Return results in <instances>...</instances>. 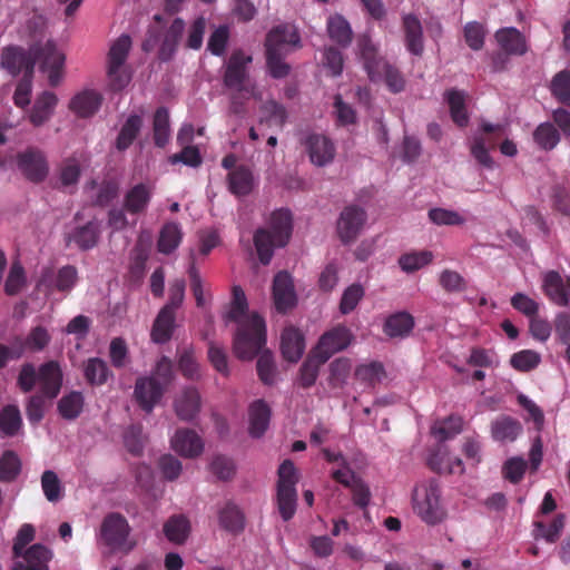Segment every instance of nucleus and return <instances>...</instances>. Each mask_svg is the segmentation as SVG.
I'll return each instance as SVG.
<instances>
[{"label":"nucleus","instance_id":"nucleus-1","mask_svg":"<svg viewBox=\"0 0 570 570\" xmlns=\"http://www.w3.org/2000/svg\"><path fill=\"white\" fill-rule=\"evenodd\" d=\"M248 304L243 288L233 286V298L227 318L237 323V331L233 341L236 357L249 361L266 344L265 320L257 313L248 314Z\"/></svg>","mask_w":570,"mask_h":570},{"label":"nucleus","instance_id":"nucleus-2","mask_svg":"<svg viewBox=\"0 0 570 570\" xmlns=\"http://www.w3.org/2000/svg\"><path fill=\"white\" fill-rule=\"evenodd\" d=\"M364 68L372 81L384 80L390 91L397 94L404 90L405 79L400 70L377 55V50L367 36L357 42Z\"/></svg>","mask_w":570,"mask_h":570},{"label":"nucleus","instance_id":"nucleus-3","mask_svg":"<svg viewBox=\"0 0 570 570\" xmlns=\"http://www.w3.org/2000/svg\"><path fill=\"white\" fill-rule=\"evenodd\" d=\"M184 30L185 22L183 19L176 18L171 24L166 28L163 17L155 14L154 24L149 26L146 38L142 41V50L150 52L158 47V58L161 61H168L176 52Z\"/></svg>","mask_w":570,"mask_h":570},{"label":"nucleus","instance_id":"nucleus-4","mask_svg":"<svg viewBox=\"0 0 570 570\" xmlns=\"http://www.w3.org/2000/svg\"><path fill=\"white\" fill-rule=\"evenodd\" d=\"M413 509L426 524L441 523L446 511L441 503V489L438 480L431 479L417 485L413 491Z\"/></svg>","mask_w":570,"mask_h":570},{"label":"nucleus","instance_id":"nucleus-5","mask_svg":"<svg viewBox=\"0 0 570 570\" xmlns=\"http://www.w3.org/2000/svg\"><path fill=\"white\" fill-rule=\"evenodd\" d=\"M252 61L250 55H246L242 49L234 50L225 65L224 86L232 91L255 94L257 86L248 69Z\"/></svg>","mask_w":570,"mask_h":570},{"label":"nucleus","instance_id":"nucleus-6","mask_svg":"<svg viewBox=\"0 0 570 570\" xmlns=\"http://www.w3.org/2000/svg\"><path fill=\"white\" fill-rule=\"evenodd\" d=\"M131 48L128 35H121L110 46L107 57V75L114 91L122 90L130 81V73L125 67Z\"/></svg>","mask_w":570,"mask_h":570},{"label":"nucleus","instance_id":"nucleus-7","mask_svg":"<svg viewBox=\"0 0 570 570\" xmlns=\"http://www.w3.org/2000/svg\"><path fill=\"white\" fill-rule=\"evenodd\" d=\"M31 55L33 56L35 63L39 62L41 70L48 72L49 85L57 87L62 79L65 55L57 49L56 43L51 40L43 45H32Z\"/></svg>","mask_w":570,"mask_h":570},{"label":"nucleus","instance_id":"nucleus-8","mask_svg":"<svg viewBox=\"0 0 570 570\" xmlns=\"http://www.w3.org/2000/svg\"><path fill=\"white\" fill-rule=\"evenodd\" d=\"M131 528L127 519L118 513H108L100 525V538L102 542L112 550L130 551L134 543L127 546V540L130 534Z\"/></svg>","mask_w":570,"mask_h":570},{"label":"nucleus","instance_id":"nucleus-9","mask_svg":"<svg viewBox=\"0 0 570 570\" xmlns=\"http://www.w3.org/2000/svg\"><path fill=\"white\" fill-rule=\"evenodd\" d=\"M78 271L73 265H65L57 272L53 267H43L41 269L37 287L47 293L53 291L61 293H70L78 283Z\"/></svg>","mask_w":570,"mask_h":570},{"label":"nucleus","instance_id":"nucleus-10","mask_svg":"<svg viewBox=\"0 0 570 570\" xmlns=\"http://www.w3.org/2000/svg\"><path fill=\"white\" fill-rule=\"evenodd\" d=\"M17 166L23 177L33 183H42L49 174V165L45 153L37 147H28L17 155Z\"/></svg>","mask_w":570,"mask_h":570},{"label":"nucleus","instance_id":"nucleus-11","mask_svg":"<svg viewBox=\"0 0 570 570\" xmlns=\"http://www.w3.org/2000/svg\"><path fill=\"white\" fill-rule=\"evenodd\" d=\"M264 46L265 50L288 55L302 47L298 29L293 23H279L267 32Z\"/></svg>","mask_w":570,"mask_h":570},{"label":"nucleus","instance_id":"nucleus-12","mask_svg":"<svg viewBox=\"0 0 570 570\" xmlns=\"http://www.w3.org/2000/svg\"><path fill=\"white\" fill-rule=\"evenodd\" d=\"M352 338L351 331L346 326L338 325L324 333L313 351H315V356L321 358V362H327L333 354L345 350L351 344Z\"/></svg>","mask_w":570,"mask_h":570},{"label":"nucleus","instance_id":"nucleus-13","mask_svg":"<svg viewBox=\"0 0 570 570\" xmlns=\"http://www.w3.org/2000/svg\"><path fill=\"white\" fill-rule=\"evenodd\" d=\"M367 219L366 212L356 205L346 206L337 220V234L342 243L356 239Z\"/></svg>","mask_w":570,"mask_h":570},{"label":"nucleus","instance_id":"nucleus-14","mask_svg":"<svg viewBox=\"0 0 570 570\" xmlns=\"http://www.w3.org/2000/svg\"><path fill=\"white\" fill-rule=\"evenodd\" d=\"M1 67L11 76H33L35 59L31 55V47L28 51L20 47H7L1 52Z\"/></svg>","mask_w":570,"mask_h":570},{"label":"nucleus","instance_id":"nucleus-15","mask_svg":"<svg viewBox=\"0 0 570 570\" xmlns=\"http://www.w3.org/2000/svg\"><path fill=\"white\" fill-rule=\"evenodd\" d=\"M272 294L275 308L279 313H287L296 305L297 297L294 283L286 271L278 272L274 276Z\"/></svg>","mask_w":570,"mask_h":570},{"label":"nucleus","instance_id":"nucleus-16","mask_svg":"<svg viewBox=\"0 0 570 570\" xmlns=\"http://www.w3.org/2000/svg\"><path fill=\"white\" fill-rule=\"evenodd\" d=\"M312 164L324 167L334 160L336 148L331 138L322 134H311L304 142Z\"/></svg>","mask_w":570,"mask_h":570},{"label":"nucleus","instance_id":"nucleus-17","mask_svg":"<svg viewBox=\"0 0 570 570\" xmlns=\"http://www.w3.org/2000/svg\"><path fill=\"white\" fill-rule=\"evenodd\" d=\"M164 392V386L155 377L141 376L136 380L134 397L142 411L150 413Z\"/></svg>","mask_w":570,"mask_h":570},{"label":"nucleus","instance_id":"nucleus-18","mask_svg":"<svg viewBox=\"0 0 570 570\" xmlns=\"http://www.w3.org/2000/svg\"><path fill=\"white\" fill-rule=\"evenodd\" d=\"M542 292L554 305L568 306L570 302V276L564 283L559 272H547L542 278Z\"/></svg>","mask_w":570,"mask_h":570},{"label":"nucleus","instance_id":"nucleus-19","mask_svg":"<svg viewBox=\"0 0 570 570\" xmlns=\"http://www.w3.org/2000/svg\"><path fill=\"white\" fill-rule=\"evenodd\" d=\"M153 188L145 183H138L130 187L124 195L122 205L131 216L144 215L151 202Z\"/></svg>","mask_w":570,"mask_h":570},{"label":"nucleus","instance_id":"nucleus-20","mask_svg":"<svg viewBox=\"0 0 570 570\" xmlns=\"http://www.w3.org/2000/svg\"><path fill=\"white\" fill-rule=\"evenodd\" d=\"M170 442L174 451L184 458L194 459L204 451L202 438L190 429H178Z\"/></svg>","mask_w":570,"mask_h":570},{"label":"nucleus","instance_id":"nucleus-21","mask_svg":"<svg viewBox=\"0 0 570 570\" xmlns=\"http://www.w3.org/2000/svg\"><path fill=\"white\" fill-rule=\"evenodd\" d=\"M101 235V223L94 218L85 225L75 227L67 236L80 250H89L97 246Z\"/></svg>","mask_w":570,"mask_h":570},{"label":"nucleus","instance_id":"nucleus-22","mask_svg":"<svg viewBox=\"0 0 570 570\" xmlns=\"http://www.w3.org/2000/svg\"><path fill=\"white\" fill-rule=\"evenodd\" d=\"M40 393L52 400L58 396L62 386V372L56 361H49L39 367Z\"/></svg>","mask_w":570,"mask_h":570},{"label":"nucleus","instance_id":"nucleus-23","mask_svg":"<svg viewBox=\"0 0 570 570\" xmlns=\"http://www.w3.org/2000/svg\"><path fill=\"white\" fill-rule=\"evenodd\" d=\"M101 104V94L92 89H86L71 98L69 109L80 118H89L99 110Z\"/></svg>","mask_w":570,"mask_h":570},{"label":"nucleus","instance_id":"nucleus-24","mask_svg":"<svg viewBox=\"0 0 570 570\" xmlns=\"http://www.w3.org/2000/svg\"><path fill=\"white\" fill-rule=\"evenodd\" d=\"M58 104V97L52 91H43L39 95L29 114V121L35 127L46 124L53 115Z\"/></svg>","mask_w":570,"mask_h":570},{"label":"nucleus","instance_id":"nucleus-25","mask_svg":"<svg viewBox=\"0 0 570 570\" xmlns=\"http://www.w3.org/2000/svg\"><path fill=\"white\" fill-rule=\"evenodd\" d=\"M142 126V116L138 114H130L119 129L115 140V148L120 153L126 151L138 138Z\"/></svg>","mask_w":570,"mask_h":570},{"label":"nucleus","instance_id":"nucleus-26","mask_svg":"<svg viewBox=\"0 0 570 570\" xmlns=\"http://www.w3.org/2000/svg\"><path fill=\"white\" fill-rule=\"evenodd\" d=\"M305 350L304 336L294 327H286L281 336V351L283 357L292 363L297 362Z\"/></svg>","mask_w":570,"mask_h":570},{"label":"nucleus","instance_id":"nucleus-27","mask_svg":"<svg viewBox=\"0 0 570 570\" xmlns=\"http://www.w3.org/2000/svg\"><path fill=\"white\" fill-rule=\"evenodd\" d=\"M175 320L176 312L161 307L151 326V341L157 344L169 342L175 330Z\"/></svg>","mask_w":570,"mask_h":570},{"label":"nucleus","instance_id":"nucleus-28","mask_svg":"<svg viewBox=\"0 0 570 570\" xmlns=\"http://www.w3.org/2000/svg\"><path fill=\"white\" fill-rule=\"evenodd\" d=\"M82 373L87 384L90 386H102L109 379L114 377V373L107 362L100 357H89L85 361Z\"/></svg>","mask_w":570,"mask_h":570},{"label":"nucleus","instance_id":"nucleus-29","mask_svg":"<svg viewBox=\"0 0 570 570\" xmlns=\"http://www.w3.org/2000/svg\"><path fill=\"white\" fill-rule=\"evenodd\" d=\"M521 432V423L509 415H500L491 423V435L498 442H513Z\"/></svg>","mask_w":570,"mask_h":570},{"label":"nucleus","instance_id":"nucleus-30","mask_svg":"<svg viewBox=\"0 0 570 570\" xmlns=\"http://www.w3.org/2000/svg\"><path fill=\"white\" fill-rule=\"evenodd\" d=\"M495 39L505 53L522 56L528 47L524 36L517 28H502L495 32Z\"/></svg>","mask_w":570,"mask_h":570},{"label":"nucleus","instance_id":"nucleus-31","mask_svg":"<svg viewBox=\"0 0 570 570\" xmlns=\"http://www.w3.org/2000/svg\"><path fill=\"white\" fill-rule=\"evenodd\" d=\"M269 232L276 238L277 246L284 247L292 236V214L288 209H277L271 215Z\"/></svg>","mask_w":570,"mask_h":570},{"label":"nucleus","instance_id":"nucleus-32","mask_svg":"<svg viewBox=\"0 0 570 570\" xmlns=\"http://www.w3.org/2000/svg\"><path fill=\"white\" fill-rule=\"evenodd\" d=\"M51 341V336L46 327L38 325L30 330L28 335L23 338L21 336H14L13 343L21 347V357L23 354L29 352L43 351Z\"/></svg>","mask_w":570,"mask_h":570},{"label":"nucleus","instance_id":"nucleus-33","mask_svg":"<svg viewBox=\"0 0 570 570\" xmlns=\"http://www.w3.org/2000/svg\"><path fill=\"white\" fill-rule=\"evenodd\" d=\"M249 434L261 438L267 430L271 420V409L263 400L254 401L248 410Z\"/></svg>","mask_w":570,"mask_h":570},{"label":"nucleus","instance_id":"nucleus-34","mask_svg":"<svg viewBox=\"0 0 570 570\" xmlns=\"http://www.w3.org/2000/svg\"><path fill=\"white\" fill-rule=\"evenodd\" d=\"M200 407V396L195 387H187L175 400L177 416L183 421H191Z\"/></svg>","mask_w":570,"mask_h":570},{"label":"nucleus","instance_id":"nucleus-35","mask_svg":"<svg viewBox=\"0 0 570 570\" xmlns=\"http://www.w3.org/2000/svg\"><path fill=\"white\" fill-rule=\"evenodd\" d=\"M228 189L236 196H246L252 193L254 187V177L252 170L240 165L227 175Z\"/></svg>","mask_w":570,"mask_h":570},{"label":"nucleus","instance_id":"nucleus-36","mask_svg":"<svg viewBox=\"0 0 570 570\" xmlns=\"http://www.w3.org/2000/svg\"><path fill=\"white\" fill-rule=\"evenodd\" d=\"M403 28L405 32V43L407 50L414 56L423 53V30L420 20L409 14L403 18Z\"/></svg>","mask_w":570,"mask_h":570},{"label":"nucleus","instance_id":"nucleus-37","mask_svg":"<svg viewBox=\"0 0 570 570\" xmlns=\"http://www.w3.org/2000/svg\"><path fill=\"white\" fill-rule=\"evenodd\" d=\"M163 531L168 541L175 544H183L188 539L190 532L189 520L184 514L171 515L164 523Z\"/></svg>","mask_w":570,"mask_h":570},{"label":"nucleus","instance_id":"nucleus-38","mask_svg":"<svg viewBox=\"0 0 570 570\" xmlns=\"http://www.w3.org/2000/svg\"><path fill=\"white\" fill-rule=\"evenodd\" d=\"M414 327V317L407 312H399L389 316L383 331L390 337H405Z\"/></svg>","mask_w":570,"mask_h":570},{"label":"nucleus","instance_id":"nucleus-39","mask_svg":"<svg viewBox=\"0 0 570 570\" xmlns=\"http://www.w3.org/2000/svg\"><path fill=\"white\" fill-rule=\"evenodd\" d=\"M153 139L155 146L164 148L170 139L169 111L166 107H158L153 117Z\"/></svg>","mask_w":570,"mask_h":570},{"label":"nucleus","instance_id":"nucleus-40","mask_svg":"<svg viewBox=\"0 0 570 570\" xmlns=\"http://www.w3.org/2000/svg\"><path fill=\"white\" fill-rule=\"evenodd\" d=\"M183 232L177 223L164 224L159 232L157 248L161 254H171L181 243Z\"/></svg>","mask_w":570,"mask_h":570},{"label":"nucleus","instance_id":"nucleus-41","mask_svg":"<svg viewBox=\"0 0 570 570\" xmlns=\"http://www.w3.org/2000/svg\"><path fill=\"white\" fill-rule=\"evenodd\" d=\"M20 557L26 561L27 570H48L52 552L43 544L36 543L26 549Z\"/></svg>","mask_w":570,"mask_h":570},{"label":"nucleus","instance_id":"nucleus-42","mask_svg":"<svg viewBox=\"0 0 570 570\" xmlns=\"http://www.w3.org/2000/svg\"><path fill=\"white\" fill-rule=\"evenodd\" d=\"M532 137L539 148L546 151L554 149L561 140L560 131L552 122L549 121L538 125Z\"/></svg>","mask_w":570,"mask_h":570},{"label":"nucleus","instance_id":"nucleus-43","mask_svg":"<svg viewBox=\"0 0 570 570\" xmlns=\"http://www.w3.org/2000/svg\"><path fill=\"white\" fill-rule=\"evenodd\" d=\"M254 245L259 262L268 265L274 255V247H278L274 235L267 228H258L254 234Z\"/></svg>","mask_w":570,"mask_h":570},{"label":"nucleus","instance_id":"nucleus-44","mask_svg":"<svg viewBox=\"0 0 570 570\" xmlns=\"http://www.w3.org/2000/svg\"><path fill=\"white\" fill-rule=\"evenodd\" d=\"M445 100L450 107L451 118L459 127H465L469 116L465 108V98L462 91L450 89L445 92Z\"/></svg>","mask_w":570,"mask_h":570},{"label":"nucleus","instance_id":"nucleus-45","mask_svg":"<svg viewBox=\"0 0 570 570\" xmlns=\"http://www.w3.org/2000/svg\"><path fill=\"white\" fill-rule=\"evenodd\" d=\"M83 404L85 399L82 393L79 391H71L59 400L57 409L61 417L71 421L81 414Z\"/></svg>","mask_w":570,"mask_h":570},{"label":"nucleus","instance_id":"nucleus-46","mask_svg":"<svg viewBox=\"0 0 570 570\" xmlns=\"http://www.w3.org/2000/svg\"><path fill=\"white\" fill-rule=\"evenodd\" d=\"M276 503L278 512L284 521H289L297 505V491L294 487H277Z\"/></svg>","mask_w":570,"mask_h":570},{"label":"nucleus","instance_id":"nucleus-47","mask_svg":"<svg viewBox=\"0 0 570 570\" xmlns=\"http://www.w3.org/2000/svg\"><path fill=\"white\" fill-rule=\"evenodd\" d=\"M549 90L559 104L570 107V70L557 72L551 79Z\"/></svg>","mask_w":570,"mask_h":570},{"label":"nucleus","instance_id":"nucleus-48","mask_svg":"<svg viewBox=\"0 0 570 570\" xmlns=\"http://www.w3.org/2000/svg\"><path fill=\"white\" fill-rule=\"evenodd\" d=\"M21 472V460L12 450H7L0 458V481L12 482Z\"/></svg>","mask_w":570,"mask_h":570},{"label":"nucleus","instance_id":"nucleus-49","mask_svg":"<svg viewBox=\"0 0 570 570\" xmlns=\"http://www.w3.org/2000/svg\"><path fill=\"white\" fill-rule=\"evenodd\" d=\"M219 523L225 530L237 533L244 529V515L234 503L228 502L219 511Z\"/></svg>","mask_w":570,"mask_h":570},{"label":"nucleus","instance_id":"nucleus-50","mask_svg":"<svg viewBox=\"0 0 570 570\" xmlns=\"http://www.w3.org/2000/svg\"><path fill=\"white\" fill-rule=\"evenodd\" d=\"M325 363L321 362V358L315 356V351L312 350L299 368V385L304 389L313 386L318 376L320 367Z\"/></svg>","mask_w":570,"mask_h":570},{"label":"nucleus","instance_id":"nucleus-51","mask_svg":"<svg viewBox=\"0 0 570 570\" xmlns=\"http://www.w3.org/2000/svg\"><path fill=\"white\" fill-rule=\"evenodd\" d=\"M463 420L460 416L450 415L448 419L432 426L431 433L444 442L458 435L462 431Z\"/></svg>","mask_w":570,"mask_h":570},{"label":"nucleus","instance_id":"nucleus-52","mask_svg":"<svg viewBox=\"0 0 570 570\" xmlns=\"http://www.w3.org/2000/svg\"><path fill=\"white\" fill-rule=\"evenodd\" d=\"M327 31L331 39L341 46H347L352 40L351 27L341 16H334L328 19Z\"/></svg>","mask_w":570,"mask_h":570},{"label":"nucleus","instance_id":"nucleus-53","mask_svg":"<svg viewBox=\"0 0 570 570\" xmlns=\"http://www.w3.org/2000/svg\"><path fill=\"white\" fill-rule=\"evenodd\" d=\"M432 259L433 254L430 250L411 252L400 256L399 265L403 272L413 273L429 265Z\"/></svg>","mask_w":570,"mask_h":570},{"label":"nucleus","instance_id":"nucleus-54","mask_svg":"<svg viewBox=\"0 0 570 570\" xmlns=\"http://www.w3.org/2000/svg\"><path fill=\"white\" fill-rule=\"evenodd\" d=\"M21 426V415L18 406L7 405L0 412V430L7 436H13Z\"/></svg>","mask_w":570,"mask_h":570},{"label":"nucleus","instance_id":"nucleus-55","mask_svg":"<svg viewBox=\"0 0 570 570\" xmlns=\"http://www.w3.org/2000/svg\"><path fill=\"white\" fill-rule=\"evenodd\" d=\"M351 367V361L346 357L334 360L330 364L328 384L334 389L343 387L348 379Z\"/></svg>","mask_w":570,"mask_h":570},{"label":"nucleus","instance_id":"nucleus-56","mask_svg":"<svg viewBox=\"0 0 570 570\" xmlns=\"http://www.w3.org/2000/svg\"><path fill=\"white\" fill-rule=\"evenodd\" d=\"M286 56L274 50H265L266 68L272 78L283 79L289 75L291 66L284 60Z\"/></svg>","mask_w":570,"mask_h":570},{"label":"nucleus","instance_id":"nucleus-57","mask_svg":"<svg viewBox=\"0 0 570 570\" xmlns=\"http://www.w3.org/2000/svg\"><path fill=\"white\" fill-rule=\"evenodd\" d=\"M534 532L535 538L541 537L549 543H554L559 540L560 534L564 527V517L562 514H558L549 525H546L541 521L534 522Z\"/></svg>","mask_w":570,"mask_h":570},{"label":"nucleus","instance_id":"nucleus-58","mask_svg":"<svg viewBox=\"0 0 570 570\" xmlns=\"http://www.w3.org/2000/svg\"><path fill=\"white\" fill-rule=\"evenodd\" d=\"M262 112L264 115L262 121H265L268 126H277L282 128L286 122V108L275 100L266 101L262 106Z\"/></svg>","mask_w":570,"mask_h":570},{"label":"nucleus","instance_id":"nucleus-59","mask_svg":"<svg viewBox=\"0 0 570 570\" xmlns=\"http://www.w3.org/2000/svg\"><path fill=\"white\" fill-rule=\"evenodd\" d=\"M41 488L49 502H57L63 495V488L56 472L46 470L41 475Z\"/></svg>","mask_w":570,"mask_h":570},{"label":"nucleus","instance_id":"nucleus-60","mask_svg":"<svg viewBox=\"0 0 570 570\" xmlns=\"http://www.w3.org/2000/svg\"><path fill=\"white\" fill-rule=\"evenodd\" d=\"M488 145L492 148L494 147V142L487 139L483 136H476L473 139L470 151L474 159L483 167L488 169H492L494 167V160L490 156L488 150Z\"/></svg>","mask_w":570,"mask_h":570},{"label":"nucleus","instance_id":"nucleus-61","mask_svg":"<svg viewBox=\"0 0 570 570\" xmlns=\"http://www.w3.org/2000/svg\"><path fill=\"white\" fill-rule=\"evenodd\" d=\"M540 361L541 356L535 351L522 350L511 356L510 364L519 372H530L539 365Z\"/></svg>","mask_w":570,"mask_h":570},{"label":"nucleus","instance_id":"nucleus-62","mask_svg":"<svg viewBox=\"0 0 570 570\" xmlns=\"http://www.w3.org/2000/svg\"><path fill=\"white\" fill-rule=\"evenodd\" d=\"M355 376L357 380L374 386L385 376L384 366L380 362H371L356 367Z\"/></svg>","mask_w":570,"mask_h":570},{"label":"nucleus","instance_id":"nucleus-63","mask_svg":"<svg viewBox=\"0 0 570 570\" xmlns=\"http://www.w3.org/2000/svg\"><path fill=\"white\" fill-rule=\"evenodd\" d=\"M259 353L256 364L258 377L264 384L272 385L275 382L276 374L273 355L269 351H263V347L255 356Z\"/></svg>","mask_w":570,"mask_h":570},{"label":"nucleus","instance_id":"nucleus-64","mask_svg":"<svg viewBox=\"0 0 570 570\" xmlns=\"http://www.w3.org/2000/svg\"><path fill=\"white\" fill-rule=\"evenodd\" d=\"M26 284L24 268L19 262L11 264L4 283V292L9 296L17 295Z\"/></svg>","mask_w":570,"mask_h":570}]
</instances>
